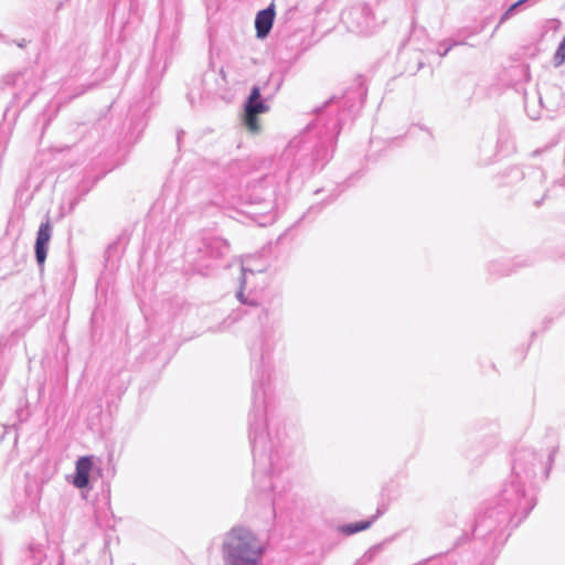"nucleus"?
I'll use <instances>...</instances> for the list:
<instances>
[{
    "instance_id": "nucleus-1",
    "label": "nucleus",
    "mask_w": 565,
    "mask_h": 565,
    "mask_svg": "<svg viewBox=\"0 0 565 565\" xmlns=\"http://www.w3.org/2000/svg\"><path fill=\"white\" fill-rule=\"evenodd\" d=\"M254 275V270L242 266L239 289L236 291L237 300L246 306L245 313L259 321L262 332L250 347L253 365L252 409L248 415V438L252 447L255 487L260 492L274 491L276 484L271 481V475L280 472L287 457L289 447L281 437L279 429L275 436L268 425L267 411L269 406V381L271 371V353L276 343L281 339V333L274 326H266L268 309L260 305L254 295L244 291L247 275Z\"/></svg>"
},
{
    "instance_id": "nucleus-2",
    "label": "nucleus",
    "mask_w": 565,
    "mask_h": 565,
    "mask_svg": "<svg viewBox=\"0 0 565 565\" xmlns=\"http://www.w3.org/2000/svg\"><path fill=\"white\" fill-rule=\"evenodd\" d=\"M366 95L365 81L358 76L341 96L333 95L315 109L316 118L289 141L285 150V156L291 159L289 182H303L327 166L342 126L354 119Z\"/></svg>"
},
{
    "instance_id": "nucleus-3",
    "label": "nucleus",
    "mask_w": 565,
    "mask_h": 565,
    "mask_svg": "<svg viewBox=\"0 0 565 565\" xmlns=\"http://www.w3.org/2000/svg\"><path fill=\"white\" fill-rule=\"evenodd\" d=\"M265 553V543L246 526H233L224 535L222 542L224 565H263Z\"/></svg>"
},
{
    "instance_id": "nucleus-4",
    "label": "nucleus",
    "mask_w": 565,
    "mask_h": 565,
    "mask_svg": "<svg viewBox=\"0 0 565 565\" xmlns=\"http://www.w3.org/2000/svg\"><path fill=\"white\" fill-rule=\"evenodd\" d=\"M181 28V15L178 11L168 17L163 14L154 39L153 51L147 71L148 78L158 81L167 71L174 51L178 47V39Z\"/></svg>"
},
{
    "instance_id": "nucleus-5",
    "label": "nucleus",
    "mask_w": 565,
    "mask_h": 565,
    "mask_svg": "<svg viewBox=\"0 0 565 565\" xmlns=\"http://www.w3.org/2000/svg\"><path fill=\"white\" fill-rule=\"evenodd\" d=\"M230 253V243L220 236L199 235L191 237L184 249V263L196 274L207 276L215 263Z\"/></svg>"
},
{
    "instance_id": "nucleus-6",
    "label": "nucleus",
    "mask_w": 565,
    "mask_h": 565,
    "mask_svg": "<svg viewBox=\"0 0 565 565\" xmlns=\"http://www.w3.org/2000/svg\"><path fill=\"white\" fill-rule=\"evenodd\" d=\"M341 19L349 31L358 34L370 35L376 28L374 13L367 3H359L344 10Z\"/></svg>"
},
{
    "instance_id": "nucleus-7",
    "label": "nucleus",
    "mask_w": 565,
    "mask_h": 565,
    "mask_svg": "<svg viewBox=\"0 0 565 565\" xmlns=\"http://www.w3.org/2000/svg\"><path fill=\"white\" fill-rule=\"evenodd\" d=\"M51 237L52 224L47 216L46 220L40 224L34 243L35 260L41 271L44 269Z\"/></svg>"
},
{
    "instance_id": "nucleus-8",
    "label": "nucleus",
    "mask_w": 565,
    "mask_h": 565,
    "mask_svg": "<svg viewBox=\"0 0 565 565\" xmlns=\"http://www.w3.org/2000/svg\"><path fill=\"white\" fill-rule=\"evenodd\" d=\"M23 565H64V557L54 551L50 556L40 544H31L23 559Z\"/></svg>"
},
{
    "instance_id": "nucleus-9",
    "label": "nucleus",
    "mask_w": 565,
    "mask_h": 565,
    "mask_svg": "<svg viewBox=\"0 0 565 565\" xmlns=\"http://www.w3.org/2000/svg\"><path fill=\"white\" fill-rule=\"evenodd\" d=\"M275 17L276 11L274 3L256 13L255 30L257 39L264 40L269 35L275 22Z\"/></svg>"
},
{
    "instance_id": "nucleus-10",
    "label": "nucleus",
    "mask_w": 565,
    "mask_h": 565,
    "mask_svg": "<svg viewBox=\"0 0 565 565\" xmlns=\"http://www.w3.org/2000/svg\"><path fill=\"white\" fill-rule=\"evenodd\" d=\"M267 100L268 99H265L263 94H260V84H255L250 88V92L244 102V111L252 114H265L269 110V106L266 103Z\"/></svg>"
},
{
    "instance_id": "nucleus-11",
    "label": "nucleus",
    "mask_w": 565,
    "mask_h": 565,
    "mask_svg": "<svg viewBox=\"0 0 565 565\" xmlns=\"http://www.w3.org/2000/svg\"><path fill=\"white\" fill-rule=\"evenodd\" d=\"M383 512L379 508L376 513L371 515L370 518L365 520L354 521L350 523L341 524L337 527L338 532L345 535L351 536L353 534H356L359 532L365 531L372 526V524L377 520L379 515Z\"/></svg>"
},
{
    "instance_id": "nucleus-12",
    "label": "nucleus",
    "mask_w": 565,
    "mask_h": 565,
    "mask_svg": "<svg viewBox=\"0 0 565 565\" xmlns=\"http://www.w3.org/2000/svg\"><path fill=\"white\" fill-rule=\"evenodd\" d=\"M115 524L116 520L111 511L110 499L108 495L104 507H98L95 509V525L102 530H114Z\"/></svg>"
},
{
    "instance_id": "nucleus-13",
    "label": "nucleus",
    "mask_w": 565,
    "mask_h": 565,
    "mask_svg": "<svg viewBox=\"0 0 565 565\" xmlns=\"http://www.w3.org/2000/svg\"><path fill=\"white\" fill-rule=\"evenodd\" d=\"M284 83V76L279 72H273L268 78L260 84V94H264L265 99L273 98L280 89Z\"/></svg>"
},
{
    "instance_id": "nucleus-14",
    "label": "nucleus",
    "mask_w": 565,
    "mask_h": 565,
    "mask_svg": "<svg viewBox=\"0 0 565 565\" xmlns=\"http://www.w3.org/2000/svg\"><path fill=\"white\" fill-rule=\"evenodd\" d=\"M245 200L249 205L259 206L256 211H248L249 214H259L265 215L267 211H270L274 206L271 200H267L265 198H260L255 193H249L245 195Z\"/></svg>"
},
{
    "instance_id": "nucleus-15",
    "label": "nucleus",
    "mask_w": 565,
    "mask_h": 565,
    "mask_svg": "<svg viewBox=\"0 0 565 565\" xmlns=\"http://www.w3.org/2000/svg\"><path fill=\"white\" fill-rule=\"evenodd\" d=\"M258 115L259 114L243 111V124L252 134H257L260 130Z\"/></svg>"
},
{
    "instance_id": "nucleus-16",
    "label": "nucleus",
    "mask_w": 565,
    "mask_h": 565,
    "mask_svg": "<svg viewBox=\"0 0 565 565\" xmlns=\"http://www.w3.org/2000/svg\"><path fill=\"white\" fill-rule=\"evenodd\" d=\"M93 184H89L88 181L83 180L76 188V195L71 201V209L73 210L82 200L83 198L89 192Z\"/></svg>"
},
{
    "instance_id": "nucleus-17",
    "label": "nucleus",
    "mask_w": 565,
    "mask_h": 565,
    "mask_svg": "<svg viewBox=\"0 0 565 565\" xmlns=\"http://www.w3.org/2000/svg\"><path fill=\"white\" fill-rule=\"evenodd\" d=\"M93 465V456H82L75 462V470L90 476Z\"/></svg>"
},
{
    "instance_id": "nucleus-18",
    "label": "nucleus",
    "mask_w": 565,
    "mask_h": 565,
    "mask_svg": "<svg viewBox=\"0 0 565 565\" xmlns=\"http://www.w3.org/2000/svg\"><path fill=\"white\" fill-rule=\"evenodd\" d=\"M73 484L77 489H87L90 487V477L87 473L77 472L75 470L74 478H73Z\"/></svg>"
},
{
    "instance_id": "nucleus-19",
    "label": "nucleus",
    "mask_w": 565,
    "mask_h": 565,
    "mask_svg": "<svg viewBox=\"0 0 565 565\" xmlns=\"http://www.w3.org/2000/svg\"><path fill=\"white\" fill-rule=\"evenodd\" d=\"M564 62H565V39L563 38V40L561 41V43L554 54L553 63H554L555 67H558Z\"/></svg>"
},
{
    "instance_id": "nucleus-20",
    "label": "nucleus",
    "mask_w": 565,
    "mask_h": 565,
    "mask_svg": "<svg viewBox=\"0 0 565 565\" xmlns=\"http://www.w3.org/2000/svg\"><path fill=\"white\" fill-rule=\"evenodd\" d=\"M384 542L382 543H379V544H375L373 545L372 547H370L364 554H363V559L366 561V563H370L372 562L375 556L383 550V546H384Z\"/></svg>"
},
{
    "instance_id": "nucleus-21",
    "label": "nucleus",
    "mask_w": 565,
    "mask_h": 565,
    "mask_svg": "<svg viewBox=\"0 0 565 565\" xmlns=\"http://www.w3.org/2000/svg\"><path fill=\"white\" fill-rule=\"evenodd\" d=\"M56 33L52 29H47L42 34V43L45 47H49L55 40Z\"/></svg>"
},
{
    "instance_id": "nucleus-22",
    "label": "nucleus",
    "mask_w": 565,
    "mask_h": 565,
    "mask_svg": "<svg viewBox=\"0 0 565 565\" xmlns=\"http://www.w3.org/2000/svg\"><path fill=\"white\" fill-rule=\"evenodd\" d=\"M326 202L318 203L308 209V211L302 215V218L309 217L311 214L318 215L322 212L326 206Z\"/></svg>"
},
{
    "instance_id": "nucleus-23",
    "label": "nucleus",
    "mask_w": 565,
    "mask_h": 565,
    "mask_svg": "<svg viewBox=\"0 0 565 565\" xmlns=\"http://www.w3.org/2000/svg\"><path fill=\"white\" fill-rule=\"evenodd\" d=\"M110 541H111V535L106 533L104 535V545H103V548H102V553H103V555L108 554L109 559L111 561V555H110V552H109Z\"/></svg>"
},
{
    "instance_id": "nucleus-24",
    "label": "nucleus",
    "mask_w": 565,
    "mask_h": 565,
    "mask_svg": "<svg viewBox=\"0 0 565 565\" xmlns=\"http://www.w3.org/2000/svg\"><path fill=\"white\" fill-rule=\"evenodd\" d=\"M526 0H519L518 2H515L514 4H512L507 11L505 13L503 14L502 17V20L504 19H508L512 12L515 10L516 7H519L520 4H522L523 2H525Z\"/></svg>"
},
{
    "instance_id": "nucleus-25",
    "label": "nucleus",
    "mask_w": 565,
    "mask_h": 565,
    "mask_svg": "<svg viewBox=\"0 0 565 565\" xmlns=\"http://www.w3.org/2000/svg\"><path fill=\"white\" fill-rule=\"evenodd\" d=\"M14 43L17 44V46L21 47V49H24L28 46V44L30 43V41L25 40V39H21V40H15Z\"/></svg>"
},
{
    "instance_id": "nucleus-26",
    "label": "nucleus",
    "mask_w": 565,
    "mask_h": 565,
    "mask_svg": "<svg viewBox=\"0 0 565 565\" xmlns=\"http://www.w3.org/2000/svg\"><path fill=\"white\" fill-rule=\"evenodd\" d=\"M366 561L363 559V557L359 558L355 561V563L353 565H366Z\"/></svg>"
},
{
    "instance_id": "nucleus-27",
    "label": "nucleus",
    "mask_w": 565,
    "mask_h": 565,
    "mask_svg": "<svg viewBox=\"0 0 565 565\" xmlns=\"http://www.w3.org/2000/svg\"><path fill=\"white\" fill-rule=\"evenodd\" d=\"M184 134L183 130L179 131L178 135H177V142H178V146L180 147V143H181V136Z\"/></svg>"
},
{
    "instance_id": "nucleus-28",
    "label": "nucleus",
    "mask_w": 565,
    "mask_h": 565,
    "mask_svg": "<svg viewBox=\"0 0 565 565\" xmlns=\"http://www.w3.org/2000/svg\"><path fill=\"white\" fill-rule=\"evenodd\" d=\"M126 388H127V386L119 387L117 395L120 396L126 391Z\"/></svg>"
},
{
    "instance_id": "nucleus-29",
    "label": "nucleus",
    "mask_w": 565,
    "mask_h": 565,
    "mask_svg": "<svg viewBox=\"0 0 565 565\" xmlns=\"http://www.w3.org/2000/svg\"><path fill=\"white\" fill-rule=\"evenodd\" d=\"M449 50H450L449 47H447L446 50H441V52L439 53V55H440V56H445V55L448 53V51H449Z\"/></svg>"
},
{
    "instance_id": "nucleus-30",
    "label": "nucleus",
    "mask_w": 565,
    "mask_h": 565,
    "mask_svg": "<svg viewBox=\"0 0 565 565\" xmlns=\"http://www.w3.org/2000/svg\"><path fill=\"white\" fill-rule=\"evenodd\" d=\"M449 50H450L449 47H447L446 50H441V52L439 53V55H440V56H445V55L448 53V51H449Z\"/></svg>"
},
{
    "instance_id": "nucleus-31",
    "label": "nucleus",
    "mask_w": 565,
    "mask_h": 565,
    "mask_svg": "<svg viewBox=\"0 0 565 565\" xmlns=\"http://www.w3.org/2000/svg\"><path fill=\"white\" fill-rule=\"evenodd\" d=\"M210 75H213V72H206V73L204 74V77H207V76H210Z\"/></svg>"
},
{
    "instance_id": "nucleus-32",
    "label": "nucleus",
    "mask_w": 565,
    "mask_h": 565,
    "mask_svg": "<svg viewBox=\"0 0 565 565\" xmlns=\"http://www.w3.org/2000/svg\"><path fill=\"white\" fill-rule=\"evenodd\" d=\"M276 504H277V499H276V498H274V499H273V505L275 507Z\"/></svg>"
}]
</instances>
